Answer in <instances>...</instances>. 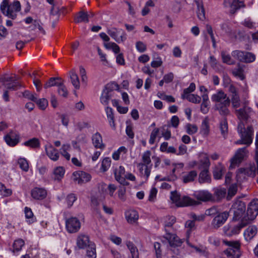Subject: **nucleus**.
Masks as SVG:
<instances>
[{
    "mask_svg": "<svg viewBox=\"0 0 258 258\" xmlns=\"http://www.w3.org/2000/svg\"><path fill=\"white\" fill-rule=\"evenodd\" d=\"M0 8L4 15L9 18L15 19L17 17V13L21 10V5L18 1L9 4V0H4L1 4Z\"/></svg>",
    "mask_w": 258,
    "mask_h": 258,
    "instance_id": "obj_1",
    "label": "nucleus"
},
{
    "mask_svg": "<svg viewBox=\"0 0 258 258\" xmlns=\"http://www.w3.org/2000/svg\"><path fill=\"white\" fill-rule=\"evenodd\" d=\"M170 199L177 207H185L188 206H196L200 204V202L187 196L181 197L177 191H172L171 193Z\"/></svg>",
    "mask_w": 258,
    "mask_h": 258,
    "instance_id": "obj_2",
    "label": "nucleus"
},
{
    "mask_svg": "<svg viewBox=\"0 0 258 258\" xmlns=\"http://www.w3.org/2000/svg\"><path fill=\"white\" fill-rule=\"evenodd\" d=\"M237 132L240 136L247 143V146L252 142L253 129L251 125H248L245 127L244 122L239 121L237 126Z\"/></svg>",
    "mask_w": 258,
    "mask_h": 258,
    "instance_id": "obj_3",
    "label": "nucleus"
},
{
    "mask_svg": "<svg viewBox=\"0 0 258 258\" xmlns=\"http://www.w3.org/2000/svg\"><path fill=\"white\" fill-rule=\"evenodd\" d=\"M224 243L228 246V248L224 251V253L228 257H240L241 255L240 244L238 241L224 240Z\"/></svg>",
    "mask_w": 258,
    "mask_h": 258,
    "instance_id": "obj_4",
    "label": "nucleus"
},
{
    "mask_svg": "<svg viewBox=\"0 0 258 258\" xmlns=\"http://www.w3.org/2000/svg\"><path fill=\"white\" fill-rule=\"evenodd\" d=\"M118 87L116 83H109L107 84L103 89L101 96L100 97V102L104 105H107L109 100L112 96V93L114 89Z\"/></svg>",
    "mask_w": 258,
    "mask_h": 258,
    "instance_id": "obj_5",
    "label": "nucleus"
},
{
    "mask_svg": "<svg viewBox=\"0 0 258 258\" xmlns=\"http://www.w3.org/2000/svg\"><path fill=\"white\" fill-rule=\"evenodd\" d=\"M249 223L246 219L243 217L240 223L230 228L229 225L224 226L223 228L224 234L228 236H231L233 235L237 234L239 233L240 230L246 226Z\"/></svg>",
    "mask_w": 258,
    "mask_h": 258,
    "instance_id": "obj_6",
    "label": "nucleus"
},
{
    "mask_svg": "<svg viewBox=\"0 0 258 258\" xmlns=\"http://www.w3.org/2000/svg\"><path fill=\"white\" fill-rule=\"evenodd\" d=\"M245 204L240 201L236 202L233 205L231 210L233 212V220L234 221L241 220L244 217L243 214L245 211Z\"/></svg>",
    "mask_w": 258,
    "mask_h": 258,
    "instance_id": "obj_7",
    "label": "nucleus"
},
{
    "mask_svg": "<svg viewBox=\"0 0 258 258\" xmlns=\"http://www.w3.org/2000/svg\"><path fill=\"white\" fill-rule=\"evenodd\" d=\"M258 215V199H253L248 206L246 215L244 218L248 221L254 220Z\"/></svg>",
    "mask_w": 258,
    "mask_h": 258,
    "instance_id": "obj_8",
    "label": "nucleus"
},
{
    "mask_svg": "<svg viewBox=\"0 0 258 258\" xmlns=\"http://www.w3.org/2000/svg\"><path fill=\"white\" fill-rule=\"evenodd\" d=\"M229 216V212L224 211L216 215L211 222V226L214 229H218L227 221Z\"/></svg>",
    "mask_w": 258,
    "mask_h": 258,
    "instance_id": "obj_9",
    "label": "nucleus"
},
{
    "mask_svg": "<svg viewBox=\"0 0 258 258\" xmlns=\"http://www.w3.org/2000/svg\"><path fill=\"white\" fill-rule=\"evenodd\" d=\"M151 155V152L147 150L145 152L142 157V162L139 163V166H146L145 168L144 175L146 176L147 180L150 176L151 173V168L152 165L149 167V165L151 163V160L150 156Z\"/></svg>",
    "mask_w": 258,
    "mask_h": 258,
    "instance_id": "obj_10",
    "label": "nucleus"
},
{
    "mask_svg": "<svg viewBox=\"0 0 258 258\" xmlns=\"http://www.w3.org/2000/svg\"><path fill=\"white\" fill-rule=\"evenodd\" d=\"M107 33L117 43L123 42L126 39L125 32L121 29L111 28L107 30Z\"/></svg>",
    "mask_w": 258,
    "mask_h": 258,
    "instance_id": "obj_11",
    "label": "nucleus"
},
{
    "mask_svg": "<svg viewBox=\"0 0 258 258\" xmlns=\"http://www.w3.org/2000/svg\"><path fill=\"white\" fill-rule=\"evenodd\" d=\"M66 226L68 232L70 233H76L80 229L81 223L76 217H71L66 220Z\"/></svg>",
    "mask_w": 258,
    "mask_h": 258,
    "instance_id": "obj_12",
    "label": "nucleus"
},
{
    "mask_svg": "<svg viewBox=\"0 0 258 258\" xmlns=\"http://www.w3.org/2000/svg\"><path fill=\"white\" fill-rule=\"evenodd\" d=\"M247 152V151L245 147L238 149L234 156L231 159L230 168H233L238 165L246 156Z\"/></svg>",
    "mask_w": 258,
    "mask_h": 258,
    "instance_id": "obj_13",
    "label": "nucleus"
},
{
    "mask_svg": "<svg viewBox=\"0 0 258 258\" xmlns=\"http://www.w3.org/2000/svg\"><path fill=\"white\" fill-rule=\"evenodd\" d=\"M72 178L74 181L81 185L91 180V176L85 172L78 171L73 173Z\"/></svg>",
    "mask_w": 258,
    "mask_h": 258,
    "instance_id": "obj_14",
    "label": "nucleus"
},
{
    "mask_svg": "<svg viewBox=\"0 0 258 258\" xmlns=\"http://www.w3.org/2000/svg\"><path fill=\"white\" fill-rule=\"evenodd\" d=\"M252 109L250 107L244 106L243 108L235 110L236 114L240 121H248Z\"/></svg>",
    "mask_w": 258,
    "mask_h": 258,
    "instance_id": "obj_15",
    "label": "nucleus"
},
{
    "mask_svg": "<svg viewBox=\"0 0 258 258\" xmlns=\"http://www.w3.org/2000/svg\"><path fill=\"white\" fill-rule=\"evenodd\" d=\"M257 172V167L256 168L255 165H250L249 166L246 168H240L238 170L236 177L237 180L238 178L241 177L243 175H247L248 176L254 177Z\"/></svg>",
    "mask_w": 258,
    "mask_h": 258,
    "instance_id": "obj_16",
    "label": "nucleus"
},
{
    "mask_svg": "<svg viewBox=\"0 0 258 258\" xmlns=\"http://www.w3.org/2000/svg\"><path fill=\"white\" fill-rule=\"evenodd\" d=\"M113 172L115 180L119 183L123 185H127L129 184V183L126 181V179L123 176V175H125V172L124 167L122 166H119L118 168H115Z\"/></svg>",
    "mask_w": 258,
    "mask_h": 258,
    "instance_id": "obj_17",
    "label": "nucleus"
},
{
    "mask_svg": "<svg viewBox=\"0 0 258 258\" xmlns=\"http://www.w3.org/2000/svg\"><path fill=\"white\" fill-rule=\"evenodd\" d=\"M193 196L197 200L204 202L211 201L213 199L212 194L207 190L196 191Z\"/></svg>",
    "mask_w": 258,
    "mask_h": 258,
    "instance_id": "obj_18",
    "label": "nucleus"
},
{
    "mask_svg": "<svg viewBox=\"0 0 258 258\" xmlns=\"http://www.w3.org/2000/svg\"><path fill=\"white\" fill-rule=\"evenodd\" d=\"M94 243L90 241L88 235L80 234L77 239V245L80 249H85L89 246L90 244Z\"/></svg>",
    "mask_w": 258,
    "mask_h": 258,
    "instance_id": "obj_19",
    "label": "nucleus"
},
{
    "mask_svg": "<svg viewBox=\"0 0 258 258\" xmlns=\"http://www.w3.org/2000/svg\"><path fill=\"white\" fill-rule=\"evenodd\" d=\"M230 103V99H227L224 100L222 102L217 104L215 106L220 114L223 116V117H226L230 114V111L228 108Z\"/></svg>",
    "mask_w": 258,
    "mask_h": 258,
    "instance_id": "obj_20",
    "label": "nucleus"
},
{
    "mask_svg": "<svg viewBox=\"0 0 258 258\" xmlns=\"http://www.w3.org/2000/svg\"><path fill=\"white\" fill-rule=\"evenodd\" d=\"M164 238L167 239L171 246H179L181 245L183 241L180 239L176 235L171 234L167 232Z\"/></svg>",
    "mask_w": 258,
    "mask_h": 258,
    "instance_id": "obj_21",
    "label": "nucleus"
},
{
    "mask_svg": "<svg viewBox=\"0 0 258 258\" xmlns=\"http://www.w3.org/2000/svg\"><path fill=\"white\" fill-rule=\"evenodd\" d=\"M32 197L37 200H42L47 196V191L44 188L35 187L31 192Z\"/></svg>",
    "mask_w": 258,
    "mask_h": 258,
    "instance_id": "obj_22",
    "label": "nucleus"
},
{
    "mask_svg": "<svg viewBox=\"0 0 258 258\" xmlns=\"http://www.w3.org/2000/svg\"><path fill=\"white\" fill-rule=\"evenodd\" d=\"M45 151L48 157L53 161H57L59 157V154L57 149L51 144L45 146Z\"/></svg>",
    "mask_w": 258,
    "mask_h": 258,
    "instance_id": "obj_23",
    "label": "nucleus"
},
{
    "mask_svg": "<svg viewBox=\"0 0 258 258\" xmlns=\"http://www.w3.org/2000/svg\"><path fill=\"white\" fill-rule=\"evenodd\" d=\"M210 162L207 154L200 155V159L198 163V168L201 170H209Z\"/></svg>",
    "mask_w": 258,
    "mask_h": 258,
    "instance_id": "obj_24",
    "label": "nucleus"
},
{
    "mask_svg": "<svg viewBox=\"0 0 258 258\" xmlns=\"http://www.w3.org/2000/svg\"><path fill=\"white\" fill-rule=\"evenodd\" d=\"M226 172V168L221 163H218L214 168L213 177L216 180L221 179Z\"/></svg>",
    "mask_w": 258,
    "mask_h": 258,
    "instance_id": "obj_25",
    "label": "nucleus"
},
{
    "mask_svg": "<svg viewBox=\"0 0 258 258\" xmlns=\"http://www.w3.org/2000/svg\"><path fill=\"white\" fill-rule=\"evenodd\" d=\"M6 142L11 146H15L19 141V136L17 133L11 132L5 137Z\"/></svg>",
    "mask_w": 258,
    "mask_h": 258,
    "instance_id": "obj_26",
    "label": "nucleus"
},
{
    "mask_svg": "<svg viewBox=\"0 0 258 258\" xmlns=\"http://www.w3.org/2000/svg\"><path fill=\"white\" fill-rule=\"evenodd\" d=\"M176 222V218L173 216H166L162 218L161 222L164 225L165 231L168 232V228H171Z\"/></svg>",
    "mask_w": 258,
    "mask_h": 258,
    "instance_id": "obj_27",
    "label": "nucleus"
},
{
    "mask_svg": "<svg viewBox=\"0 0 258 258\" xmlns=\"http://www.w3.org/2000/svg\"><path fill=\"white\" fill-rule=\"evenodd\" d=\"M92 144L95 148L103 150L105 145L103 144L102 136L99 133H96L92 136Z\"/></svg>",
    "mask_w": 258,
    "mask_h": 258,
    "instance_id": "obj_28",
    "label": "nucleus"
},
{
    "mask_svg": "<svg viewBox=\"0 0 258 258\" xmlns=\"http://www.w3.org/2000/svg\"><path fill=\"white\" fill-rule=\"evenodd\" d=\"M257 227L254 225L249 226L244 231V236L247 241L251 240L256 234Z\"/></svg>",
    "mask_w": 258,
    "mask_h": 258,
    "instance_id": "obj_29",
    "label": "nucleus"
},
{
    "mask_svg": "<svg viewBox=\"0 0 258 258\" xmlns=\"http://www.w3.org/2000/svg\"><path fill=\"white\" fill-rule=\"evenodd\" d=\"M125 218L129 223H136L139 219V215L136 210H130L127 211L125 213Z\"/></svg>",
    "mask_w": 258,
    "mask_h": 258,
    "instance_id": "obj_30",
    "label": "nucleus"
},
{
    "mask_svg": "<svg viewBox=\"0 0 258 258\" xmlns=\"http://www.w3.org/2000/svg\"><path fill=\"white\" fill-rule=\"evenodd\" d=\"M211 99L212 101L219 103L229 98L223 91L220 90L212 96Z\"/></svg>",
    "mask_w": 258,
    "mask_h": 258,
    "instance_id": "obj_31",
    "label": "nucleus"
},
{
    "mask_svg": "<svg viewBox=\"0 0 258 258\" xmlns=\"http://www.w3.org/2000/svg\"><path fill=\"white\" fill-rule=\"evenodd\" d=\"M199 181L200 183H210L211 178L209 170H202L199 174Z\"/></svg>",
    "mask_w": 258,
    "mask_h": 258,
    "instance_id": "obj_32",
    "label": "nucleus"
},
{
    "mask_svg": "<svg viewBox=\"0 0 258 258\" xmlns=\"http://www.w3.org/2000/svg\"><path fill=\"white\" fill-rule=\"evenodd\" d=\"M90 15L87 12L84 11L79 12L77 16L75 18L74 21L76 23H88L89 22V18Z\"/></svg>",
    "mask_w": 258,
    "mask_h": 258,
    "instance_id": "obj_33",
    "label": "nucleus"
},
{
    "mask_svg": "<svg viewBox=\"0 0 258 258\" xmlns=\"http://www.w3.org/2000/svg\"><path fill=\"white\" fill-rule=\"evenodd\" d=\"M197 172L196 170H191L185 173L182 177V181L184 183L192 182L197 176Z\"/></svg>",
    "mask_w": 258,
    "mask_h": 258,
    "instance_id": "obj_34",
    "label": "nucleus"
},
{
    "mask_svg": "<svg viewBox=\"0 0 258 258\" xmlns=\"http://www.w3.org/2000/svg\"><path fill=\"white\" fill-rule=\"evenodd\" d=\"M126 245L130 250L131 254V257L128 258H139V251L136 246L130 241H127L126 242Z\"/></svg>",
    "mask_w": 258,
    "mask_h": 258,
    "instance_id": "obj_35",
    "label": "nucleus"
},
{
    "mask_svg": "<svg viewBox=\"0 0 258 258\" xmlns=\"http://www.w3.org/2000/svg\"><path fill=\"white\" fill-rule=\"evenodd\" d=\"M62 79L59 77L50 78L44 85V88L47 89L53 86L58 87L61 83Z\"/></svg>",
    "mask_w": 258,
    "mask_h": 258,
    "instance_id": "obj_36",
    "label": "nucleus"
},
{
    "mask_svg": "<svg viewBox=\"0 0 258 258\" xmlns=\"http://www.w3.org/2000/svg\"><path fill=\"white\" fill-rule=\"evenodd\" d=\"M170 127V124H165L160 127L161 137H163L165 140H169L171 137V133L169 129Z\"/></svg>",
    "mask_w": 258,
    "mask_h": 258,
    "instance_id": "obj_37",
    "label": "nucleus"
},
{
    "mask_svg": "<svg viewBox=\"0 0 258 258\" xmlns=\"http://www.w3.org/2000/svg\"><path fill=\"white\" fill-rule=\"evenodd\" d=\"M19 80V77H16L15 80L12 83H8L5 84V86L8 90L15 91L23 87L22 85L18 81Z\"/></svg>",
    "mask_w": 258,
    "mask_h": 258,
    "instance_id": "obj_38",
    "label": "nucleus"
},
{
    "mask_svg": "<svg viewBox=\"0 0 258 258\" xmlns=\"http://www.w3.org/2000/svg\"><path fill=\"white\" fill-rule=\"evenodd\" d=\"M230 12L232 14H234L236 11L241 8H244L245 5L243 1L240 0H233L230 3Z\"/></svg>",
    "mask_w": 258,
    "mask_h": 258,
    "instance_id": "obj_39",
    "label": "nucleus"
},
{
    "mask_svg": "<svg viewBox=\"0 0 258 258\" xmlns=\"http://www.w3.org/2000/svg\"><path fill=\"white\" fill-rule=\"evenodd\" d=\"M70 78L71 83L76 90H78L80 87V83L79 77L74 70L70 72Z\"/></svg>",
    "mask_w": 258,
    "mask_h": 258,
    "instance_id": "obj_40",
    "label": "nucleus"
},
{
    "mask_svg": "<svg viewBox=\"0 0 258 258\" xmlns=\"http://www.w3.org/2000/svg\"><path fill=\"white\" fill-rule=\"evenodd\" d=\"M210 132V126L209 119L206 117L202 121L200 129V133L204 136H207L209 135Z\"/></svg>",
    "mask_w": 258,
    "mask_h": 258,
    "instance_id": "obj_41",
    "label": "nucleus"
},
{
    "mask_svg": "<svg viewBox=\"0 0 258 258\" xmlns=\"http://www.w3.org/2000/svg\"><path fill=\"white\" fill-rule=\"evenodd\" d=\"M220 128L223 137L225 138L228 133V122L227 118L223 117L220 121Z\"/></svg>",
    "mask_w": 258,
    "mask_h": 258,
    "instance_id": "obj_42",
    "label": "nucleus"
},
{
    "mask_svg": "<svg viewBox=\"0 0 258 258\" xmlns=\"http://www.w3.org/2000/svg\"><path fill=\"white\" fill-rule=\"evenodd\" d=\"M65 172L63 167L59 166L54 169L53 171L54 179L60 181L63 178Z\"/></svg>",
    "mask_w": 258,
    "mask_h": 258,
    "instance_id": "obj_43",
    "label": "nucleus"
},
{
    "mask_svg": "<svg viewBox=\"0 0 258 258\" xmlns=\"http://www.w3.org/2000/svg\"><path fill=\"white\" fill-rule=\"evenodd\" d=\"M181 97L182 99H187L189 102L194 103H199L201 101V97L200 96L193 94L187 95L186 96L185 94H182Z\"/></svg>",
    "mask_w": 258,
    "mask_h": 258,
    "instance_id": "obj_44",
    "label": "nucleus"
},
{
    "mask_svg": "<svg viewBox=\"0 0 258 258\" xmlns=\"http://www.w3.org/2000/svg\"><path fill=\"white\" fill-rule=\"evenodd\" d=\"M24 145L32 148H37L40 147V142L38 139L33 138L24 142Z\"/></svg>",
    "mask_w": 258,
    "mask_h": 258,
    "instance_id": "obj_45",
    "label": "nucleus"
},
{
    "mask_svg": "<svg viewBox=\"0 0 258 258\" xmlns=\"http://www.w3.org/2000/svg\"><path fill=\"white\" fill-rule=\"evenodd\" d=\"M87 249V255L89 258H96V246L94 243H91L89 247L86 248Z\"/></svg>",
    "mask_w": 258,
    "mask_h": 258,
    "instance_id": "obj_46",
    "label": "nucleus"
},
{
    "mask_svg": "<svg viewBox=\"0 0 258 258\" xmlns=\"http://www.w3.org/2000/svg\"><path fill=\"white\" fill-rule=\"evenodd\" d=\"M197 5V15L199 19L202 21L205 19V12L204 7L200 2H196Z\"/></svg>",
    "mask_w": 258,
    "mask_h": 258,
    "instance_id": "obj_47",
    "label": "nucleus"
},
{
    "mask_svg": "<svg viewBox=\"0 0 258 258\" xmlns=\"http://www.w3.org/2000/svg\"><path fill=\"white\" fill-rule=\"evenodd\" d=\"M25 242L22 239L16 240L13 243V252H19L24 245Z\"/></svg>",
    "mask_w": 258,
    "mask_h": 258,
    "instance_id": "obj_48",
    "label": "nucleus"
},
{
    "mask_svg": "<svg viewBox=\"0 0 258 258\" xmlns=\"http://www.w3.org/2000/svg\"><path fill=\"white\" fill-rule=\"evenodd\" d=\"M57 87V92L58 94L63 97H67L68 95V91L67 87L64 85V81L63 80L61 81L60 85H59Z\"/></svg>",
    "mask_w": 258,
    "mask_h": 258,
    "instance_id": "obj_49",
    "label": "nucleus"
},
{
    "mask_svg": "<svg viewBox=\"0 0 258 258\" xmlns=\"http://www.w3.org/2000/svg\"><path fill=\"white\" fill-rule=\"evenodd\" d=\"M255 60V55L250 52H244L242 62L245 63H250Z\"/></svg>",
    "mask_w": 258,
    "mask_h": 258,
    "instance_id": "obj_50",
    "label": "nucleus"
},
{
    "mask_svg": "<svg viewBox=\"0 0 258 258\" xmlns=\"http://www.w3.org/2000/svg\"><path fill=\"white\" fill-rule=\"evenodd\" d=\"M186 132L189 135H192L196 133L198 128L196 124L187 123L185 126Z\"/></svg>",
    "mask_w": 258,
    "mask_h": 258,
    "instance_id": "obj_51",
    "label": "nucleus"
},
{
    "mask_svg": "<svg viewBox=\"0 0 258 258\" xmlns=\"http://www.w3.org/2000/svg\"><path fill=\"white\" fill-rule=\"evenodd\" d=\"M111 159L109 157H105L104 158L101 163V167L100 169L103 172L106 171L110 167L111 165Z\"/></svg>",
    "mask_w": 258,
    "mask_h": 258,
    "instance_id": "obj_52",
    "label": "nucleus"
},
{
    "mask_svg": "<svg viewBox=\"0 0 258 258\" xmlns=\"http://www.w3.org/2000/svg\"><path fill=\"white\" fill-rule=\"evenodd\" d=\"M221 56L222 61L224 63L229 65L234 64L235 63L234 61L232 59L230 55L229 54H226L225 52L222 51L221 52Z\"/></svg>",
    "mask_w": 258,
    "mask_h": 258,
    "instance_id": "obj_53",
    "label": "nucleus"
},
{
    "mask_svg": "<svg viewBox=\"0 0 258 258\" xmlns=\"http://www.w3.org/2000/svg\"><path fill=\"white\" fill-rule=\"evenodd\" d=\"M160 128H155L151 132L150 135V139L149 141V144L153 145L155 142V140L160 132Z\"/></svg>",
    "mask_w": 258,
    "mask_h": 258,
    "instance_id": "obj_54",
    "label": "nucleus"
},
{
    "mask_svg": "<svg viewBox=\"0 0 258 258\" xmlns=\"http://www.w3.org/2000/svg\"><path fill=\"white\" fill-rule=\"evenodd\" d=\"M18 164L19 165L21 169H22L23 171L27 172L28 171L29 169V164L25 158H20L18 160Z\"/></svg>",
    "mask_w": 258,
    "mask_h": 258,
    "instance_id": "obj_55",
    "label": "nucleus"
},
{
    "mask_svg": "<svg viewBox=\"0 0 258 258\" xmlns=\"http://www.w3.org/2000/svg\"><path fill=\"white\" fill-rule=\"evenodd\" d=\"M0 194L4 197H8L12 194V190L7 188L4 184L0 183Z\"/></svg>",
    "mask_w": 258,
    "mask_h": 258,
    "instance_id": "obj_56",
    "label": "nucleus"
},
{
    "mask_svg": "<svg viewBox=\"0 0 258 258\" xmlns=\"http://www.w3.org/2000/svg\"><path fill=\"white\" fill-rule=\"evenodd\" d=\"M244 52L245 51L236 50L233 51L232 52L231 54H232V56L234 58L237 59V60H238L239 61H240L241 62H242L244 54Z\"/></svg>",
    "mask_w": 258,
    "mask_h": 258,
    "instance_id": "obj_57",
    "label": "nucleus"
},
{
    "mask_svg": "<svg viewBox=\"0 0 258 258\" xmlns=\"http://www.w3.org/2000/svg\"><path fill=\"white\" fill-rule=\"evenodd\" d=\"M220 212L216 207H212L206 210L205 215L208 216L215 217Z\"/></svg>",
    "mask_w": 258,
    "mask_h": 258,
    "instance_id": "obj_58",
    "label": "nucleus"
},
{
    "mask_svg": "<svg viewBox=\"0 0 258 258\" xmlns=\"http://www.w3.org/2000/svg\"><path fill=\"white\" fill-rule=\"evenodd\" d=\"M237 186L236 184L231 185L228 190V198L229 199L233 197L237 192Z\"/></svg>",
    "mask_w": 258,
    "mask_h": 258,
    "instance_id": "obj_59",
    "label": "nucleus"
},
{
    "mask_svg": "<svg viewBox=\"0 0 258 258\" xmlns=\"http://www.w3.org/2000/svg\"><path fill=\"white\" fill-rule=\"evenodd\" d=\"M226 194V189L225 188H217L215 190V194L218 199L224 198Z\"/></svg>",
    "mask_w": 258,
    "mask_h": 258,
    "instance_id": "obj_60",
    "label": "nucleus"
},
{
    "mask_svg": "<svg viewBox=\"0 0 258 258\" xmlns=\"http://www.w3.org/2000/svg\"><path fill=\"white\" fill-rule=\"evenodd\" d=\"M32 23V26L30 27L32 28V30H35V29L38 28L43 34H45V32L41 26V21L39 20H35Z\"/></svg>",
    "mask_w": 258,
    "mask_h": 258,
    "instance_id": "obj_61",
    "label": "nucleus"
},
{
    "mask_svg": "<svg viewBox=\"0 0 258 258\" xmlns=\"http://www.w3.org/2000/svg\"><path fill=\"white\" fill-rule=\"evenodd\" d=\"M232 73L235 76L238 77L241 80L244 79L243 69L239 66L233 70Z\"/></svg>",
    "mask_w": 258,
    "mask_h": 258,
    "instance_id": "obj_62",
    "label": "nucleus"
},
{
    "mask_svg": "<svg viewBox=\"0 0 258 258\" xmlns=\"http://www.w3.org/2000/svg\"><path fill=\"white\" fill-rule=\"evenodd\" d=\"M231 102L234 108H238L240 106V99L238 95H232Z\"/></svg>",
    "mask_w": 258,
    "mask_h": 258,
    "instance_id": "obj_63",
    "label": "nucleus"
},
{
    "mask_svg": "<svg viewBox=\"0 0 258 258\" xmlns=\"http://www.w3.org/2000/svg\"><path fill=\"white\" fill-rule=\"evenodd\" d=\"M77 197L74 194H69L66 198L67 203L69 207H71L73 205L74 203L76 201Z\"/></svg>",
    "mask_w": 258,
    "mask_h": 258,
    "instance_id": "obj_64",
    "label": "nucleus"
}]
</instances>
